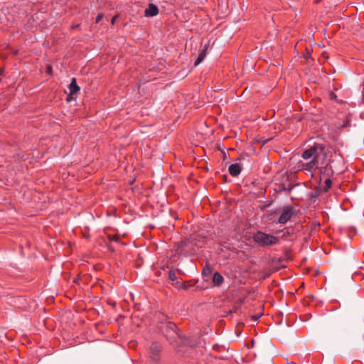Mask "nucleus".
<instances>
[{"mask_svg": "<svg viewBox=\"0 0 364 364\" xmlns=\"http://www.w3.org/2000/svg\"><path fill=\"white\" fill-rule=\"evenodd\" d=\"M170 328L173 331V332L176 334V332H175V330L174 328H176V325L175 324H173V323H170Z\"/></svg>", "mask_w": 364, "mask_h": 364, "instance_id": "2eb2a0df", "label": "nucleus"}, {"mask_svg": "<svg viewBox=\"0 0 364 364\" xmlns=\"http://www.w3.org/2000/svg\"><path fill=\"white\" fill-rule=\"evenodd\" d=\"M259 317H260V316H259V315H253V316H252V319L254 321H255V322H256V321H257L259 320Z\"/></svg>", "mask_w": 364, "mask_h": 364, "instance_id": "4468645a", "label": "nucleus"}, {"mask_svg": "<svg viewBox=\"0 0 364 364\" xmlns=\"http://www.w3.org/2000/svg\"><path fill=\"white\" fill-rule=\"evenodd\" d=\"M241 171L242 166L239 163L232 164L228 168L230 174L233 177L237 176L241 173Z\"/></svg>", "mask_w": 364, "mask_h": 364, "instance_id": "39448f33", "label": "nucleus"}, {"mask_svg": "<svg viewBox=\"0 0 364 364\" xmlns=\"http://www.w3.org/2000/svg\"><path fill=\"white\" fill-rule=\"evenodd\" d=\"M70 94L73 95H76L80 91V87L77 84L75 78H73L71 82L68 85Z\"/></svg>", "mask_w": 364, "mask_h": 364, "instance_id": "0eeeda50", "label": "nucleus"}, {"mask_svg": "<svg viewBox=\"0 0 364 364\" xmlns=\"http://www.w3.org/2000/svg\"><path fill=\"white\" fill-rule=\"evenodd\" d=\"M211 273V268L208 264H206L202 270V274L203 277H208Z\"/></svg>", "mask_w": 364, "mask_h": 364, "instance_id": "6e6552de", "label": "nucleus"}, {"mask_svg": "<svg viewBox=\"0 0 364 364\" xmlns=\"http://www.w3.org/2000/svg\"><path fill=\"white\" fill-rule=\"evenodd\" d=\"M331 185H332L331 180L329 178L326 179L325 180V186L323 187V191L326 192L328 191V189L331 187Z\"/></svg>", "mask_w": 364, "mask_h": 364, "instance_id": "9d476101", "label": "nucleus"}, {"mask_svg": "<svg viewBox=\"0 0 364 364\" xmlns=\"http://www.w3.org/2000/svg\"><path fill=\"white\" fill-rule=\"evenodd\" d=\"M224 282V277L218 272H215L213 276V283L215 287H220Z\"/></svg>", "mask_w": 364, "mask_h": 364, "instance_id": "423d86ee", "label": "nucleus"}, {"mask_svg": "<svg viewBox=\"0 0 364 364\" xmlns=\"http://www.w3.org/2000/svg\"><path fill=\"white\" fill-rule=\"evenodd\" d=\"M188 242V240L182 241V244H181V247H179L181 249L180 250L181 252H185L184 247L186 246Z\"/></svg>", "mask_w": 364, "mask_h": 364, "instance_id": "f8f14e48", "label": "nucleus"}, {"mask_svg": "<svg viewBox=\"0 0 364 364\" xmlns=\"http://www.w3.org/2000/svg\"><path fill=\"white\" fill-rule=\"evenodd\" d=\"M159 14V8L154 4H149L148 8L145 9L144 16L146 17H153Z\"/></svg>", "mask_w": 364, "mask_h": 364, "instance_id": "20e7f679", "label": "nucleus"}, {"mask_svg": "<svg viewBox=\"0 0 364 364\" xmlns=\"http://www.w3.org/2000/svg\"><path fill=\"white\" fill-rule=\"evenodd\" d=\"M117 17H118L117 16H114L112 18V20H111V23H112V25H114V24L115 23V22H116V20H117Z\"/></svg>", "mask_w": 364, "mask_h": 364, "instance_id": "f3484780", "label": "nucleus"}, {"mask_svg": "<svg viewBox=\"0 0 364 364\" xmlns=\"http://www.w3.org/2000/svg\"><path fill=\"white\" fill-rule=\"evenodd\" d=\"M336 97V95H335L334 93H333V92H332V93L331 94V99H333V97Z\"/></svg>", "mask_w": 364, "mask_h": 364, "instance_id": "6ab92c4d", "label": "nucleus"}, {"mask_svg": "<svg viewBox=\"0 0 364 364\" xmlns=\"http://www.w3.org/2000/svg\"><path fill=\"white\" fill-rule=\"evenodd\" d=\"M168 279L171 281H176L177 279V276L174 271H170L168 273Z\"/></svg>", "mask_w": 364, "mask_h": 364, "instance_id": "9b49d317", "label": "nucleus"}, {"mask_svg": "<svg viewBox=\"0 0 364 364\" xmlns=\"http://www.w3.org/2000/svg\"><path fill=\"white\" fill-rule=\"evenodd\" d=\"M205 56V54L204 53H203V52L200 53L199 56H198V59L195 62L194 65L195 66L198 65L203 60Z\"/></svg>", "mask_w": 364, "mask_h": 364, "instance_id": "1a4fd4ad", "label": "nucleus"}, {"mask_svg": "<svg viewBox=\"0 0 364 364\" xmlns=\"http://www.w3.org/2000/svg\"><path fill=\"white\" fill-rule=\"evenodd\" d=\"M103 18V14H99L97 16H96V19H95V23H99Z\"/></svg>", "mask_w": 364, "mask_h": 364, "instance_id": "ddd939ff", "label": "nucleus"}, {"mask_svg": "<svg viewBox=\"0 0 364 364\" xmlns=\"http://www.w3.org/2000/svg\"><path fill=\"white\" fill-rule=\"evenodd\" d=\"M253 240L258 245L266 247L276 245L279 242V237L262 231H257L253 235Z\"/></svg>", "mask_w": 364, "mask_h": 364, "instance_id": "f03ea898", "label": "nucleus"}, {"mask_svg": "<svg viewBox=\"0 0 364 364\" xmlns=\"http://www.w3.org/2000/svg\"><path fill=\"white\" fill-rule=\"evenodd\" d=\"M295 214V209L290 205L284 206L282 209V213L280 216L278 218V223L284 225L288 221L291 220V218Z\"/></svg>", "mask_w": 364, "mask_h": 364, "instance_id": "7ed1b4c3", "label": "nucleus"}, {"mask_svg": "<svg viewBox=\"0 0 364 364\" xmlns=\"http://www.w3.org/2000/svg\"><path fill=\"white\" fill-rule=\"evenodd\" d=\"M326 156V144L315 143L302 152V159L298 161L296 167L298 170L302 171L306 174L313 176L320 165L323 164Z\"/></svg>", "mask_w": 364, "mask_h": 364, "instance_id": "f257e3e1", "label": "nucleus"}, {"mask_svg": "<svg viewBox=\"0 0 364 364\" xmlns=\"http://www.w3.org/2000/svg\"><path fill=\"white\" fill-rule=\"evenodd\" d=\"M348 121L347 120L346 122H344L343 125V127H346L348 126Z\"/></svg>", "mask_w": 364, "mask_h": 364, "instance_id": "a211bd4d", "label": "nucleus"}, {"mask_svg": "<svg viewBox=\"0 0 364 364\" xmlns=\"http://www.w3.org/2000/svg\"><path fill=\"white\" fill-rule=\"evenodd\" d=\"M151 348H152V349L154 351H159V348L156 344H153Z\"/></svg>", "mask_w": 364, "mask_h": 364, "instance_id": "dca6fc26", "label": "nucleus"}]
</instances>
